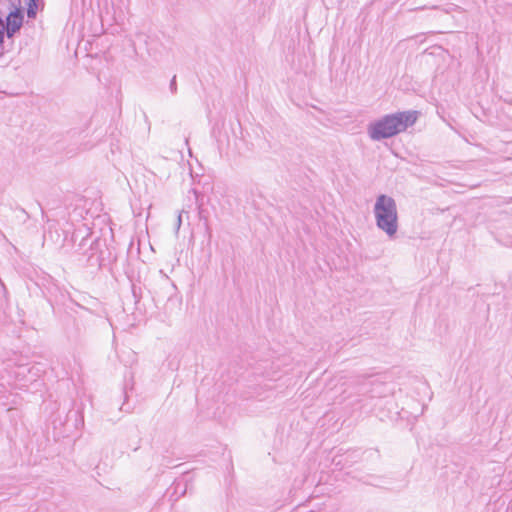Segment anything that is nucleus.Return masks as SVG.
Here are the masks:
<instances>
[{"label":"nucleus","mask_w":512,"mask_h":512,"mask_svg":"<svg viewBox=\"0 0 512 512\" xmlns=\"http://www.w3.org/2000/svg\"><path fill=\"white\" fill-rule=\"evenodd\" d=\"M3 55V52L0 53V57Z\"/></svg>","instance_id":"obj_11"},{"label":"nucleus","mask_w":512,"mask_h":512,"mask_svg":"<svg viewBox=\"0 0 512 512\" xmlns=\"http://www.w3.org/2000/svg\"><path fill=\"white\" fill-rule=\"evenodd\" d=\"M206 230H207V233H208L209 237H211V231H210L209 226H206Z\"/></svg>","instance_id":"obj_10"},{"label":"nucleus","mask_w":512,"mask_h":512,"mask_svg":"<svg viewBox=\"0 0 512 512\" xmlns=\"http://www.w3.org/2000/svg\"><path fill=\"white\" fill-rule=\"evenodd\" d=\"M417 120V111L388 114L371 123L368 134L374 141L391 138L412 126Z\"/></svg>","instance_id":"obj_1"},{"label":"nucleus","mask_w":512,"mask_h":512,"mask_svg":"<svg viewBox=\"0 0 512 512\" xmlns=\"http://www.w3.org/2000/svg\"><path fill=\"white\" fill-rule=\"evenodd\" d=\"M373 212L377 227L390 238L394 237L398 231V212L394 198L380 194L376 198Z\"/></svg>","instance_id":"obj_2"},{"label":"nucleus","mask_w":512,"mask_h":512,"mask_svg":"<svg viewBox=\"0 0 512 512\" xmlns=\"http://www.w3.org/2000/svg\"><path fill=\"white\" fill-rule=\"evenodd\" d=\"M21 28L4 25L3 15H0V48L3 49L4 37L13 38Z\"/></svg>","instance_id":"obj_5"},{"label":"nucleus","mask_w":512,"mask_h":512,"mask_svg":"<svg viewBox=\"0 0 512 512\" xmlns=\"http://www.w3.org/2000/svg\"><path fill=\"white\" fill-rule=\"evenodd\" d=\"M169 89H170L172 94H176L177 93V83H176V76L175 75L173 76V78L170 81Z\"/></svg>","instance_id":"obj_7"},{"label":"nucleus","mask_w":512,"mask_h":512,"mask_svg":"<svg viewBox=\"0 0 512 512\" xmlns=\"http://www.w3.org/2000/svg\"><path fill=\"white\" fill-rule=\"evenodd\" d=\"M38 1L39 0H28L27 1V16L30 19H34L37 15L38 11Z\"/></svg>","instance_id":"obj_6"},{"label":"nucleus","mask_w":512,"mask_h":512,"mask_svg":"<svg viewBox=\"0 0 512 512\" xmlns=\"http://www.w3.org/2000/svg\"><path fill=\"white\" fill-rule=\"evenodd\" d=\"M0 5H7L8 7H14V3L11 0H0ZM0 15L3 13L0 11Z\"/></svg>","instance_id":"obj_8"},{"label":"nucleus","mask_w":512,"mask_h":512,"mask_svg":"<svg viewBox=\"0 0 512 512\" xmlns=\"http://www.w3.org/2000/svg\"><path fill=\"white\" fill-rule=\"evenodd\" d=\"M101 240L90 236L83 237L74 251L77 264L84 268L100 269L102 265Z\"/></svg>","instance_id":"obj_3"},{"label":"nucleus","mask_w":512,"mask_h":512,"mask_svg":"<svg viewBox=\"0 0 512 512\" xmlns=\"http://www.w3.org/2000/svg\"><path fill=\"white\" fill-rule=\"evenodd\" d=\"M9 13L6 16L4 21V25L13 26L21 28L24 21V14L21 8H18L14 5V7H8Z\"/></svg>","instance_id":"obj_4"},{"label":"nucleus","mask_w":512,"mask_h":512,"mask_svg":"<svg viewBox=\"0 0 512 512\" xmlns=\"http://www.w3.org/2000/svg\"><path fill=\"white\" fill-rule=\"evenodd\" d=\"M181 224H182V214L179 213L178 216H177V220H176V232L179 231L180 227H181Z\"/></svg>","instance_id":"obj_9"}]
</instances>
